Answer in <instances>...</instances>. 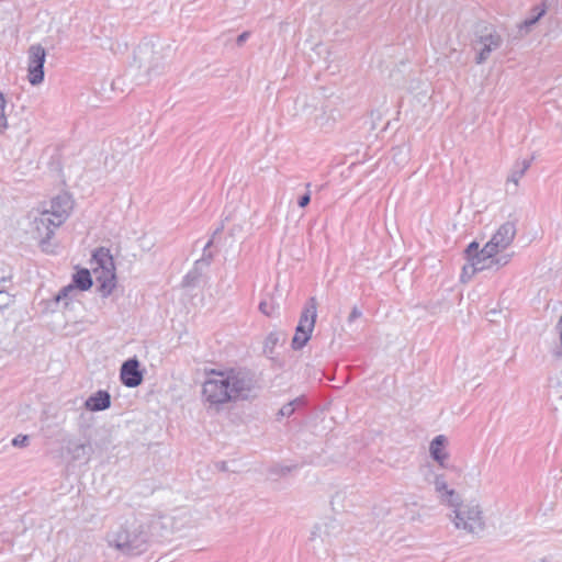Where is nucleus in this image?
Masks as SVG:
<instances>
[{"label":"nucleus","instance_id":"32","mask_svg":"<svg viewBox=\"0 0 562 562\" xmlns=\"http://www.w3.org/2000/svg\"><path fill=\"white\" fill-rule=\"evenodd\" d=\"M474 266V257L472 258V261L470 265H467L463 267V270H462V280H465V278L469 280L470 278H472V276L477 272L479 270H473L472 271V268Z\"/></svg>","mask_w":562,"mask_h":562},{"label":"nucleus","instance_id":"13","mask_svg":"<svg viewBox=\"0 0 562 562\" xmlns=\"http://www.w3.org/2000/svg\"><path fill=\"white\" fill-rule=\"evenodd\" d=\"M339 532V526L335 520H324L315 524L311 530L308 541L313 549L321 548L328 544L335 536Z\"/></svg>","mask_w":562,"mask_h":562},{"label":"nucleus","instance_id":"10","mask_svg":"<svg viewBox=\"0 0 562 562\" xmlns=\"http://www.w3.org/2000/svg\"><path fill=\"white\" fill-rule=\"evenodd\" d=\"M54 218L48 217L43 211L37 212L31 222V234L34 239H36L43 251L49 252L50 244L49 240L54 235V232L57 227Z\"/></svg>","mask_w":562,"mask_h":562},{"label":"nucleus","instance_id":"40","mask_svg":"<svg viewBox=\"0 0 562 562\" xmlns=\"http://www.w3.org/2000/svg\"><path fill=\"white\" fill-rule=\"evenodd\" d=\"M249 37V33L248 32H244L241 33L240 35H238L237 37V44L238 45H241L245 43V41Z\"/></svg>","mask_w":562,"mask_h":562},{"label":"nucleus","instance_id":"34","mask_svg":"<svg viewBox=\"0 0 562 562\" xmlns=\"http://www.w3.org/2000/svg\"><path fill=\"white\" fill-rule=\"evenodd\" d=\"M549 386L551 389L555 390L557 394H561V396H562V382L561 381H559L557 378H550Z\"/></svg>","mask_w":562,"mask_h":562},{"label":"nucleus","instance_id":"25","mask_svg":"<svg viewBox=\"0 0 562 562\" xmlns=\"http://www.w3.org/2000/svg\"><path fill=\"white\" fill-rule=\"evenodd\" d=\"M259 311L268 316V317H272L277 314V311H278V305L273 302L271 303H268L267 301H262L260 302L259 304Z\"/></svg>","mask_w":562,"mask_h":562},{"label":"nucleus","instance_id":"3","mask_svg":"<svg viewBox=\"0 0 562 562\" xmlns=\"http://www.w3.org/2000/svg\"><path fill=\"white\" fill-rule=\"evenodd\" d=\"M454 530L464 536L480 538L487 528L483 505L476 498L462 499L447 514Z\"/></svg>","mask_w":562,"mask_h":562},{"label":"nucleus","instance_id":"35","mask_svg":"<svg viewBox=\"0 0 562 562\" xmlns=\"http://www.w3.org/2000/svg\"><path fill=\"white\" fill-rule=\"evenodd\" d=\"M361 316H362V312L357 306H353V308L351 310V312L347 318V322H348V324H351L352 322L360 318Z\"/></svg>","mask_w":562,"mask_h":562},{"label":"nucleus","instance_id":"11","mask_svg":"<svg viewBox=\"0 0 562 562\" xmlns=\"http://www.w3.org/2000/svg\"><path fill=\"white\" fill-rule=\"evenodd\" d=\"M516 234V224L512 221L505 222L484 245V254L492 256L505 251L513 244Z\"/></svg>","mask_w":562,"mask_h":562},{"label":"nucleus","instance_id":"15","mask_svg":"<svg viewBox=\"0 0 562 562\" xmlns=\"http://www.w3.org/2000/svg\"><path fill=\"white\" fill-rule=\"evenodd\" d=\"M72 210V200L67 194H60L54 198L49 207L43 210L48 217L54 218L57 225H61L69 216Z\"/></svg>","mask_w":562,"mask_h":562},{"label":"nucleus","instance_id":"16","mask_svg":"<svg viewBox=\"0 0 562 562\" xmlns=\"http://www.w3.org/2000/svg\"><path fill=\"white\" fill-rule=\"evenodd\" d=\"M294 115L300 116L306 120H313L314 123L318 126H324L325 124L322 122V116L317 114L318 109L314 99L308 98L307 95L297 97L294 104Z\"/></svg>","mask_w":562,"mask_h":562},{"label":"nucleus","instance_id":"29","mask_svg":"<svg viewBox=\"0 0 562 562\" xmlns=\"http://www.w3.org/2000/svg\"><path fill=\"white\" fill-rule=\"evenodd\" d=\"M296 402H297V400H295V401H293V402H290V403H288V404L283 405V406L280 408V411H279L278 415H279L280 417H289V416H291V415L294 413V404H295Z\"/></svg>","mask_w":562,"mask_h":562},{"label":"nucleus","instance_id":"21","mask_svg":"<svg viewBox=\"0 0 562 562\" xmlns=\"http://www.w3.org/2000/svg\"><path fill=\"white\" fill-rule=\"evenodd\" d=\"M111 405V396L106 391H99L91 395L85 403V406L89 411H103L109 408Z\"/></svg>","mask_w":562,"mask_h":562},{"label":"nucleus","instance_id":"28","mask_svg":"<svg viewBox=\"0 0 562 562\" xmlns=\"http://www.w3.org/2000/svg\"><path fill=\"white\" fill-rule=\"evenodd\" d=\"M30 442V437L27 435H18L12 439V446L16 448L27 447Z\"/></svg>","mask_w":562,"mask_h":562},{"label":"nucleus","instance_id":"24","mask_svg":"<svg viewBox=\"0 0 562 562\" xmlns=\"http://www.w3.org/2000/svg\"><path fill=\"white\" fill-rule=\"evenodd\" d=\"M78 294V291L77 289L72 285V284H69L67 286H64L59 293L57 294L56 296V301L59 302V301H64L65 302V305H68V302L70 300H72L76 295Z\"/></svg>","mask_w":562,"mask_h":562},{"label":"nucleus","instance_id":"26","mask_svg":"<svg viewBox=\"0 0 562 562\" xmlns=\"http://www.w3.org/2000/svg\"><path fill=\"white\" fill-rule=\"evenodd\" d=\"M345 498H346V493L345 492H337L331 497V501H330L333 510H335L337 513L344 510L345 506H344L342 503H344Z\"/></svg>","mask_w":562,"mask_h":562},{"label":"nucleus","instance_id":"22","mask_svg":"<svg viewBox=\"0 0 562 562\" xmlns=\"http://www.w3.org/2000/svg\"><path fill=\"white\" fill-rule=\"evenodd\" d=\"M546 11L547 8L544 4L535 7L532 14L518 25L519 35L524 36L528 34L531 27L544 15Z\"/></svg>","mask_w":562,"mask_h":562},{"label":"nucleus","instance_id":"2","mask_svg":"<svg viewBox=\"0 0 562 562\" xmlns=\"http://www.w3.org/2000/svg\"><path fill=\"white\" fill-rule=\"evenodd\" d=\"M156 533L151 520L132 517L109 529L104 541L108 548L123 555H138L148 549Z\"/></svg>","mask_w":562,"mask_h":562},{"label":"nucleus","instance_id":"4","mask_svg":"<svg viewBox=\"0 0 562 562\" xmlns=\"http://www.w3.org/2000/svg\"><path fill=\"white\" fill-rule=\"evenodd\" d=\"M166 64L165 48L150 41L142 42L134 52V65L147 79L160 75Z\"/></svg>","mask_w":562,"mask_h":562},{"label":"nucleus","instance_id":"31","mask_svg":"<svg viewBox=\"0 0 562 562\" xmlns=\"http://www.w3.org/2000/svg\"><path fill=\"white\" fill-rule=\"evenodd\" d=\"M12 302L10 293L0 288V310L9 306Z\"/></svg>","mask_w":562,"mask_h":562},{"label":"nucleus","instance_id":"18","mask_svg":"<svg viewBox=\"0 0 562 562\" xmlns=\"http://www.w3.org/2000/svg\"><path fill=\"white\" fill-rule=\"evenodd\" d=\"M447 438L443 435L436 436L429 445V453L434 461L441 468H446L449 453L446 450Z\"/></svg>","mask_w":562,"mask_h":562},{"label":"nucleus","instance_id":"36","mask_svg":"<svg viewBox=\"0 0 562 562\" xmlns=\"http://www.w3.org/2000/svg\"><path fill=\"white\" fill-rule=\"evenodd\" d=\"M4 106H5V100L2 93H0V127L5 125V117H4Z\"/></svg>","mask_w":562,"mask_h":562},{"label":"nucleus","instance_id":"23","mask_svg":"<svg viewBox=\"0 0 562 562\" xmlns=\"http://www.w3.org/2000/svg\"><path fill=\"white\" fill-rule=\"evenodd\" d=\"M74 283L75 284H72V285L77 289V291H79V290L86 291V290L90 289L92 285V279H91L90 272L86 269L78 271L74 276Z\"/></svg>","mask_w":562,"mask_h":562},{"label":"nucleus","instance_id":"27","mask_svg":"<svg viewBox=\"0 0 562 562\" xmlns=\"http://www.w3.org/2000/svg\"><path fill=\"white\" fill-rule=\"evenodd\" d=\"M280 334L278 333H270L267 338H266V341H265V352H272L273 351V348L274 346L279 342L280 340Z\"/></svg>","mask_w":562,"mask_h":562},{"label":"nucleus","instance_id":"38","mask_svg":"<svg viewBox=\"0 0 562 562\" xmlns=\"http://www.w3.org/2000/svg\"><path fill=\"white\" fill-rule=\"evenodd\" d=\"M310 201H311V195H310V193H306L299 199L297 204L300 207H305L310 203Z\"/></svg>","mask_w":562,"mask_h":562},{"label":"nucleus","instance_id":"14","mask_svg":"<svg viewBox=\"0 0 562 562\" xmlns=\"http://www.w3.org/2000/svg\"><path fill=\"white\" fill-rule=\"evenodd\" d=\"M513 254L499 252L498 255L487 256L484 254V248L481 249L480 254L474 256L473 270H498L510 262Z\"/></svg>","mask_w":562,"mask_h":562},{"label":"nucleus","instance_id":"37","mask_svg":"<svg viewBox=\"0 0 562 562\" xmlns=\"http://www.w3.org/2000/svg\"><path fill=\"white\" fill-rule=\"evenodd\" d=\"M126 48H127V46L125 43H116L115 45L111 44L109 46V49H111L114 54L124 53L126 50Z\"/></svg>","mask_w":562,"mask_h":562},{"label":"nucleus","instance_id":"1","mask_svg":"<svg viewBox=\"0 0 562 562\" xmlns=\"http://www.w3.org/2000/svg\"><path fill=\"white\" fill-rule=\"evenodd\" d=\"M251 389L252 380L243 372L212 370L202 384V400L207 409L220 412L225 404L246 398Z\"/></svg>","mask_w":562,"mask_h":562},{"label":"nucleus","instance_id":"39","mask_svg":"<svg viewBox=\"0 0 562 562\" xmlns=\"http://www.w3.org/2000/svg\"><path fill=\"white\" fill-rule=\"evenodd\" d=\"M12 541V536L8 531L0 532V542L10 543Z\"/></svg>","mask_w":562,"mask_h":562},{"label":"nucleus","instance_id":"5","mask_svg":"<svg viewBox=\"0 0 562 562\" xmlns=\"http://www.w3.org/2000/svg\"><path fill=\"white\" fill-rule=\"evenodd\" d=\"M93 261L97 267L93 268L95 280L100 283V292L102 296H108L114 290L115 273L113 259L105 248H99L93 254Z\"/></svg>","mask_w":562,"mask_h":562},{"label":"nucleus","instance_id":"19","mask_svg":"<svg viewBox=\"0 0 562 562\" xmlns=\"http://www.w3.org/2000/svg\"><path fill=\"white\" fill-rule=\"evenodd\" d=\"M530 167V161L524 159L515 164L513 169L510 170L507 181H506V192L510 194H515L517 192V187L519 184L520 179L524 177L526 171Z\"/></svg>","mask_w":562,"mask_h":562},{"label":"nucleus","instance_id":"9","mask_svg":"<svg viewBox=\"0 0 562 562\" xmlns=\"http://www.w3.org/2000/svg\"><path fill=\"white\" fill-rule=\"evenodd\" d=\"M156 536L162 537L165 532H178L192 524L189 510L177 509L172 515H164L151 519Z\"/></svg>","mask_w":562,"mask_h":562},{"label":"nucleus","instance_id":"30","mask_svg":"<svg viewBox=\"0 0 562 562\" xmlns=\"http://www.w3.org/2000/svg\"><path fill=\"white\" fill-rule=\"evenodd\" d=\"M558 331H559V336H560V347H557L552 350V355L557 358V359H560L562 358V316L560 317V321L558 323Z\"/></svg>","mask_w":562,"mask_h":562},{"label":"nucleus","instance_id":"33","mask_svg":"<svg viewBox=\"0 0 562 562\" xmlns=\"http://www.w3.org/2000/svg\"><path fill=\"white\" fill-rule=\"evenodd\" d=\"M480 251L481 250H479V244L476 241L471 243L467 248V254L471 261L475 254H480Z\"/></svg>","mask_w":562,"mask_h":562},{"label":"nucleus","instance_id":"12","mask_svg":"<svg viewBox=\"0 0 562 562\" xmlns=\"http://www.w3.org/2000/svg\"><path fill=\"white\" fill-rule=\"evenodd\" d=\"M46 50L41 44L31 45L27 49V79L32 86H38L44 80V64Z\"/></svg>","mask_w":562,"mask_h":562},{"label":"nucleus","instance_id":"20","mask_svg":"<svg viewBox=\"0 0 562 562\" xmlns=\"http://www.w3.org/2000/svg\"><path fill=\"white\" fill-rule=\"evenodd\" d=\"M67 453L70 456L71 460L80 461L87 460L90 454V446L86 442H81L79 440L70 439L66 446Z\"/></svg>","mask_w":562,"mask_h":562},{"label":"nucleus","instance_id":"7","mask_svg":"<svg viewBox=\"0 0 562 562\" xmlns=\"http://www.w3.org/2000/svg\"><path fill=\"white\" fill-rule=\"evenodd\" d=\"M503 44L502 35L491 25H483L476 30L473 49L476 53L475 63L484 64L491 53L498 49Z\"/></svg>","mask_w":562,"mask_h":562},{"label":"nucleus","instance_id":"6","mask_svg":"<svg viewBox=\"0 0 562 562\" xmlns=\"http://www.w3.org/2000/svg\"><path fill=\"white\" fill-rule=\"evenodd\" d=\"M425 481L432 486L434 494L440 505L452 509L462 501L461 494L448 482L447 475L429 469Z\"/></svg>","mask_w":562,"mask_h":562},{"label":"nucleus","instance_id":"8","mask_svg":"<svg viewBox=\"0 0 562 562\" xmlns=\"http://www.w3.org/2000/svg\"><path fill=\"white\" fill-rule=\"evenodd\" d=\"M316 317L317 302L315 297H311L300 316V322L292 338L291 346L294 350H300L307 344L315 327Z\"/></svg>","mask_w":562,"mask_h":562},{"label":"nucleus","instance_id":"17","mask_svg":"<svg viewBox=\"0 0 562 562\" xmlns=\"http://www.w3.org/2000/svg\"><path fill=\"white\" fill-rule=\"evenodd\" d=\"M138 368L137 359H128L122 364L121 380L125 386L136 387L143 382V374Z\"/></svg>","mask_w":562,"mask_h":562}]
</instances>
